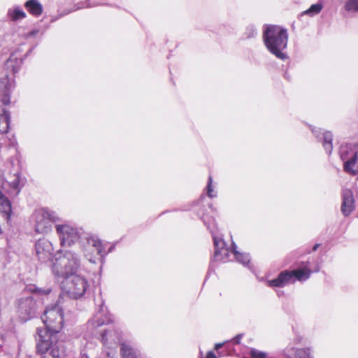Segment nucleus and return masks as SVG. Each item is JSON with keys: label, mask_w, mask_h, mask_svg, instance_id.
I'll return each instance as SVG.
<instances>
[{"label": "nucleus", "mask_w": 358, "mask_h": 358, "mask_svg": "<svg viewBox=\"0 0 358 358\" xmlns=\"http://www.w3.org/2000/svg\"><path fill=\"white\" fill-rule=\"evenodd\" d=\"M323 147L324 148L327 153L330 155L333 150L332 140L333 136L330 131H325L322 134Z\"/></svg>", "instance_id": "obj_24"}, {"label": "nucleus", "mask_w": 358, "mask_h": 358, "mask_svg": "<svg viewBox=\"0 0 358 358\" xmlns=\"http://www.w3.org/2000/svg\"><path fill=\"white\" fill-rule=\"evenodd\" d=\"M53 246L52 243L45 238H39L35 243L36 256L41 262H47L53 252Z\"/></svg>", "instance_id": "obj_12"}, {"label": "nucleus", "mask_w": 358, "mask_h": 358, "mask_svg": "<svg viewBox=\"0 0 358 358\" xmlns=\"http://www.w3.org/2000/svg\"><path fill=\"white\" fill-rule=\"evenodd\" d=\"M98 5L95 0H88V6H95Z\"/></svg>", "instance_id": "obj_41"}, {"label": "nucleus", "mask_w": 358, "mask_h": 358, "mask_svg": "<svg viewBox=\"0 0 358 358\" xmlns=\"http://www.w3.org/2000/svg\"><path fill=\"white\" fill-rule=\"evenodd\" d=\"M319 246H320V244H318V243L315 244V245L313 246V251H316V250H317V248H319Z\"/></svg>", "instance_id": "obj_42"}, {"label": "nucleus", "mask_w": 358, "mask_h": 358, "mask_svg": "<svg viewBox=\"0 0 358 358\" xmlns=\"http://www.w3.org/2000/svg\"><path fill=\"white\" fill-rule=\"evenodd\" d=\"M263 38L271 53L282 60L287 58V54L282 52L287 45V29L277 25H267L264 30Z\"/></svg>", "instance_id": "obj_3"}, {"label": "nucleus", "mask_w": 358, "mask_h": 358, "mask_svg": "<svg viewBox=\"0 0 358 358\" xmlns=\"http://www.w3.org/2000/svg\"><path fill=\"white\" fill-rule=\"evenodd\" d=\"M122 358H137L136 350L129 343H122L120 346Z\"/></svg>", "instance_id": "obj_21"}, {"label": "nucleus", "mask_w": 358, "mask_h": 358, "mask_svg": "<svg viewBox=\"0 0 358 358\" xmlns=\"http://www.w3.org/2000/svg\"><path fill=\"white\" fill-rule=\"evenodd\" d=\"M83 252L85 258L91 264H96L103 259V257L97 255L94 249L84 247Z\"/></svg>", "instance_id": "obj_22"}, {"label": "nucleus", "mask_w": 358, "mask_h": 358, "mask_svg": "<svg viewBox=\"0 0 358 358\" xmlns=\"http://www.w3.org/2000/svg\"><path fill=\"white\" fill-rule=\"evenodd\" d=\"M203 221L204 224L206 226L208 229L212 234L215 250H222V248H227L225 241L222 239V238L216 234L217 233V224L215 222L213 217H208L205 215L203 216Z\"/></svg>", "instance_id": "obj_13"}, {"label": "nucleus", "mask_w": 358, "mask_h": 358, "mask_svg": "<svg viewBox=\"0 0 358 358\" xmlns=\"http://www.w3.org/2000/svg\"><path fill=\"white\" fill-rule=\"evenodd\" d=\"M287 358H291V357H288Z\"/></svg>", "instance_id": "obj_44"}, {"label": "nucleus", "mask_w": 358, "mask_h": 358, "mask_svg": "<svg viewBox=\"0 0 358 358\" xmlns=\"http://www.w3.org/2000/svg\"><path fill=\"white\" fill-rule=\"evenodd\" d=\"M322 8V6L320 3L312 5L308 10L303 12L304 14L314 15L319 13Z\"/></svg>", "instance_id": "obj_31"}, {"label": "nucleus", "mask_w": 358, "mask_h": 358, "mask_svg": "<svg viewBox=\"0 0 358 358\" xmlns=\"http://www.w3.org/2000/svg\"><path fill=\"white\" fill-rule=\"evenodd\" d=\"M112 321L111 316L108 312L107 307L102 303L99 309L94 313L93 317L89 320L87 328L93 331L96 328L109 324Z\"/></svg>", "instance_id": "obj_10"}, {"label": "nucleus", "mask_w": 358, "mask_h": 358, "mask_svg": "<svg viewBox=\"0 0 358 358\" xmlns=\"http://www.w3.org/2000/svg\"><path fill=\"white\" fill-rule=\"evenodd\" d=\"M24 6L30 14L36 17L41 15L43 13V6L37 0L27 1Z\"/></svg>", "instance_id": "obj_20"}, {"label": "nucleus", "mask_w": 358, "mask_h": 358, "mask_svg": "<svg viewBox=\"0 0 358 358\" xmlns=\"http://www.w3.org/2000/svg\"><path fill=\"white\" fill-rule=\"evenodd\" d=\"M227 341L226 342H224V343H216L215 345V350H218L219 349H220L221 348L223 347V345L227 343Z\"/></svg>", "instance_id": "obj_39"}, {"label": "nucleus", "mask_w": 358, "mask_h": 358, "mask_svg": "<svg viewBox=\"0 0 358 358\" xmlns=\"http://www.w3.org/2000/svg\"><path fill=\"white\" fill-rule=\"evenodd\" d=\"M231 252L238 262L250 269L251 268L250 256L248 253L238 251L234 243H232Z\"/></svg>", "instance_id": "obj_18"}, {"label": "nucleus", "mask_w": 358, "mask_h": 358, "mask_svg": "<svg viewBox=\"0 0 358 358\" xmlns=\"http://www.w3.org/2000/svg\"><path fill=\"white\" fill-rule=\"evenodd\" d=\"M212 182H213L212 178L210 176H209L208 181V185L206 187V191H207L208 196L210 199H212L216 196V194H215V193H214V191L212 188Z\"/></svg>", "instance_id": "obj_33"}, {"label": "nucleus", "mask_w": 358, "mask_h": 358, "mask_svg": "<svg viewBox=\"0 0 358 358\" xmlns=\"http://www.w3.org/2000/svg\"><path fill=\"white\" fill-rule=\"evenodd\" d=\"M206 358H217V357L213 352L210 351L207 353Z\"/></svg>", "instance_id": "obj_40"}, {"label": "nucleus", "mask_w": 358, "mask_h": 358, "mask_svg": "<svg viewBox=\"0 0 358 358\" xmlns=\"http://www.w3.org/2000/svg\"><path fill=\"white\" fill-rule=\"evenodd\" d=\"M38 292L41 294L47 295L49 293H50L51 289H38Z\"/></svg>", "instance_id": "obj_38"}, {"label": "nucleus", "mask_w": 358, "mask_h": 358, "mask_svg": "<svg viewBox=\"0 0 358 358\" xmlns=\"http://www.w3.org/2000/svg\"><path fill=\"white\" fill-rule=\"evenodd\" d=\"M345 9L347 10H358V0H348L345 4Z\"/></svg>", "instance_id": "obj_32"}, {"label": "nucleus", "mask_w": 358, "mask_h": 358, "mask_svg": "<svg viewBox=\"0 0 358 358\" xmlns=\"http://www.w3.org/2000/svg\"><path fill=\"white\" fill-rule=\"evenodd\" d=\"M55 230L60 245L64 248L73 245L80 236L78 228L69 223L56 224Z\"/></svg>", "instance_id": "obj_8"}, {"label": "nucleus", "mask_w": 358, "mask_h": 358, "mask_svg": "<svg viewBox=\"0 0 358 358\" xmlns=\"http://www.w3.org/2000/svg\"><path fill=\"white\" fill-rule=\"evenodd\" d=\"M101 343L103 346H113L117 348L120 342L121 334L115 329L104 330L101 334Z\"/></svg>", "instance_id": "obj_15"}, {"label": "nucleus", "mask_w": 358, "mask_h": 358, "mask_svg": "<svg viewBox=\"0 0 358 358\" xmlns=\"http://www.w3.org/2000/svg\"><path fill=\"white\" fill-rule=\"evenodd\" d=\"M296 358H313L309 348H301L295 350Z\"/></svg>", "instance_id": "obj_30"}, {"label": "nucleus", "mask_w": 358, "mask_h": 358, "mask_svg": "<svg viewBox=\"0 0 358 358\" xmlns=\"http://www.w3.org/2000/svg\"><path fill=\"white\" fill-rule=\"evenodd\" d=\"M8 15L13 21H16L20 19H23L26 17L25 13L20 7H17L13 10L10 9L8 12Z\"/></svg>", "instance_id": "obj_27"}, {"label": "nucleus", "mask_w": 358, "mask_h": 358, "mask_svg": "<svg viewBox=\"0 0 358 358\" xmlns=\"http://www.w3.org/2000/svg\"><path fill=\"white\" fill-rule=\"evenodd\" d=\"M85 270L81 257L77 252L66 250H58L54 257L52 272L60 283L61 290L69 298L78 299L85 294L90 285L87 278L78 273Z\"/></svg>", "instance_id": "obj_1"}, {"label": "nucleus", "mask_w": 358, "mask_h": 358, "mask_svg": "<svg viewBox=\"0 0 358 358\" xmlns=\"http://www.w3.org/2000/svg\"><path fill=\"white\" fill-rule=\"evenodd\" d=\"M9 144L6 150L10 152V157L6 161V166L13 169L12 174L10 170L8 179L4 180L0 185V200L1 201H10L19 194L22 187L25 183V178L21 175L20 171V159L17 145L15 141L9 140Z\"/></svg>", "instance_id": "obj_2"}, {"label": "nucleus", "mask_w": 358, "mask_h": 358, "mask_svg": "<svg viewBox=\"0 0 358 358\" xmlns=\"http://www.w3.org/2000/svg\"><path fill=\"white\" fill-rule=\"evenodd\" d=\"M343 201H354L352 193L350 189L343 191Z\"/></svg>", "instance_id": "obj_35"}, {"label": "nucleus", "mask_w": 358, "mask_h": 358, "mask_svg": "<svg viewBox=\"0 0 358 358\" xmlns=\"http://www.w3.org/2000/svg\"><path fill=\"white\" fill-rule=\"evenodd\" d=\"M117 348L113 346H103L101 358H117Z\"/></svg>", "instance_id": "obj_25"}, {"label": "nucleus", "mask_w": 358, "mask_h": 358, "mask_svg": "<svg viewBox=\"0 0 358 358\" xmlns=\"http://www.w3.org/2000/svg\"><path fill=\"white\" fill-rule=\"evenodd\" d=\"M245 34L247 38L255 37L257 34V29L253 26H249L246 29Z\"/></svg>", "instance_id": "obj_36"}, {"label": "nucleus", "mask_w": 358, "mask_h": 358, "mask_svg": "<svg viewBox=\"0 0 358 358\" xmlns=\"http://www.w3.org/2000/svg\"><path fill=\"white\" fill-rule=\"evenodd\" d=\"M312 271L308 268H299L294 270L281 271L277 278L267 280L266 284L270 287H284L293 284L296 280L301 282L308 280Z\"/></svg>", "instance_id": "obj_5"}, {"label": "nucleus", "mask_w": 358, "mask_h": 358, "mask_svg": "<svg viewBox=\"0 0 358 358\" xmlns=\"http://www.w3.org/2000/svg\"><path fill=\"white\" fill-rule=\"evenodd\" d=\"M243 337V334H239L237 336H236L234 338H232L231 341L234 344H239L241 343V340L242 339Z\"/></svg>", "instance_id": "obj_37"}, {"label": "nucleus", "mask_w": 358, "mask_h": 358, "mask_svg": "<svg viewBox=\"0 0 358 358\" xmlns=\"http://www.w3.org/2000/svg\"><path fill=\"white\" fill-rule=\"evenodd\" d=\"M340 157L343 162V170L348 174H358V143H345L340 147Z\"/></svg>", "instance_id": "obj_6"}, {"label": "nucleus", "mask_w": 358, "mask_h": 358, "mask_svg": "<svg viewBox=\"0 0 358 358\" xmlns=\"http://www.w3.org/2000/svg\"><path fill=\"white\" fill-rule=\"evenodd\" d=\"M22 64V58L17 55V52H13L7 59L6 66L8 69H10L13 73H15L18 72Z\"/></svg>", "instance_id": "obj_19"}, {"label": "nucleus", "mask_w": 358, "mask_h": 358, "mask_svg": "<svg viewBox=\"0 0 358 358\" xmlns=\"http://www.w3.org/2000/svg\"><path fill=\"white\" fill-rule=\"evenodd\" d=\"M50 354L54 358H63L65 356V350L62 343H55V346L51 348Z\"/></svg>", "instance_id": "obj_26"}, {"label": "nucleus", "mask_w": 358, "mask_h": 358, "mask_svg": "<svg viewBox=\"0 0 358 358\" xmlns=\"http://www.w3.org/2000/svg\"><path fill=\"white\" fill-rule=\"evenodd\" d=\"M87 245L85 247L92 248L96 250V253L101 257H104L108 252L105 250V247L101 240L96 235L90 236L87 238Z\"/></svg>", "instance_id": "obj_16"}, {"label": "nucleus", "mask_w": 358, "mask_h": 358, "mask_svg": "<svg viewBox=\"0 0 358 358\" xmlns=\"http://www.w3.org/2000/svg\"><path fill=\"white\" fill-rule=\"evenodd\" d=\"M355 209V203H342L341 207V210L344 216H348Z\"/></svg>", "instance_id": "obj_29"}, {"label": "nucleus", "mask_w": 358, "mask_h": 358, "mask_svg": "<svg viewBox=\"0 0 358 358\" xmlns=\"http://www.w3.org/2000/svg\"><path fill=\"white\" fill-rule=\"evenodd\" d=\"M14 86V80L8 78L7 74H3L0 78V100L4 104L10 103V94Z\"/></svg>", "instance_id": "obj_14"}, {"label": "nucleus", "mask_w": 358, "mask_h": 358, "mask_svg": "<svg viewBox=\"0 0 358 358\" xmlns=\"http://www.w3.org/2000/svg\"><path fill=\"white\" fill-rule=\"evenodd\" d=\"M250 355L252 358H266V355L258 350L251 348L250 350Z\"/></svg>", "instance_id": "obj_34"}, {"label": "nucleus", "mask_w": 358, "mask_h": 358, "mask_svg": "<svg viewBox=\"0 0 358 358\" xmlns=\"http://www.w3.org/2000/svg\"><path fill=\"white\" fill-rule=\"evenodd\" d=\"M0 213L6 215V220H8L12 213L11 203H0Z\"/></svg>", "instance_id": "obj_28"}, {"label": "nucleus", "mask_w": 358, "mask_h": 358, "mask_svg": "<svg viewBox=\"0 0 358 358\" xmlns=\"http://www.w3.org/2000/svg\"><path fill=\"white\" fill-rule=\"evenodd\" d=\"M10 123V113L3 106H0V134H6L8 132Z\"/></svg>", "instance_id": "obj_17"}, {"label": "nucleus", "mask_w": 358, "mask_h": 358, "mask_svg": "<svg viewBox=\"0 0 358 358\" xmlns=\"http://www.w3.org/2000/svg\"><path fill=\"white\" fill-rule=\"evenodd\" d=\"M229 253H232L231 248H222V250H215L213 260L215 262H226L229 260Z\"/></svg>", "instance_id": "obj_23"}, {"label": "nucleus", "mask_w": 358, "mask_h": 358, "mask_svg": "<svg viewBox=\"0 0 358 358\" xmlns=\"http://www.w3.org/2000/svg\"><path fill=\"white\" fill-rule=\"evenodd\" d=\"M17 305V312L22 320H28L34 315L36 303L31 296L20 299Z\"/></svg>", "instance_id": "obj_11"}, {"label": "nucleus", "mask_w": 358, "mask_h": 358, "mask_svg": "<svg viewBox=\"0 0 358 358\" xmlns=\"http://www.w3.org/2000/svg\"><path fill=\"white\" fill-rule=\"evenodd\" d=\"M41 319L45 328L55 332H59L64 322L62 308L58 303L51 307H47Z\"/></svg>", "instance_id": "obj_7"}, {"label": "nucleus", "mask_w": 358, "mask_h": 358, "mask_svg": "<svg viewBox=\"0 0 358 358\" xmlns=\"http://www.w3.org/2000/svg\"><path fill=\"white\" fill-rule=\"evenodd\" d=\"M48 328H38L36 336L37 352L41 355L47 352L57 342V334Z\"/></svg>", "instance_id": "obj_9"}, {"label": "nucleus", "mask_w": 358, "mask_h": 358, "mask_svg": "<svg viewBox=\"0 0 358 358\" xmlns=\"http://www.w3.org/2000/svg\"><path fill=\"white\" fill-rule=\"evenodd\" d=\"M219 355H220V356H224V355H225V354H224V353H222V352H219Z\"/></svg>", "instance_id": "obj_43"}, {"label": "nucleus", "mask_w": 358, "mask_h": 358, "mask_svg": "<svg viewBox=\"0 0 358 358\" xmlns=\"http://www.w3.org/2000/svg\"><path fill=\"white\" fill-rule=\"evenodd\" d=\"M34 231L39 234H48L52 231L53 224L62 222L58 213L48 208H40L36 209L31 216Z\"/></svg>", "instance_id": "obj_4"}]
</instances>
